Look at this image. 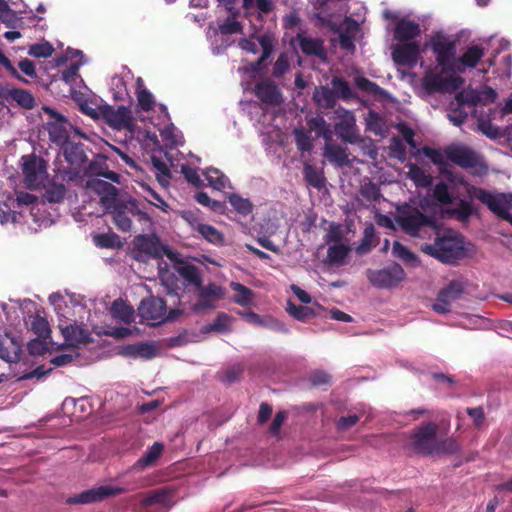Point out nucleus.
I'll use <instances>...</instances> for the list:
<instances>
[{"instance_id": "nucleus-1", "label": "nucleus", "mask_w": 512, "mask_h": 512, "mask_svg": "<svg viewBox=\"0 0 512 512\" xmlns=\"http://www.w3.org/2000/svg\"><path fill=\"white\" fill-rule=\"evenodd\" d=\"M433 62H421L423 76L421 84L428 93H446L459 89L463 84L460 74L476 69L485 55L483 47L472 44L457 56L456 39L442 31L433 32L426 41Z\"/></svg>"}, {"instance_id": "nucleus-2", "label": "nucleus", "mask_w": 512, "mask_h": 512, "mask_svg": "<svg viewBox=\"0 0 512 512\" xmlns=\"http://www.w3.org/2000/svg\"><path fill=\"white\" fill-rule=\"evenodd\" d=\"M49 302L54 307L60 322H69L67 325L59 324L68 345L78 346L89 343L91 341L90 329L96 334H101V330H98L94 324L90 310L80 295L68 293L63 295L56 292L49 296Z\"/></svg>"}, {"instance_id": "nucleus-3", "label": "nucleus", "mask_w": 512, "mask_h": 512, "mask_svg": "<svg viewBox=\"0 0 512 512\" xmlns=\"http://www.w3.org/2000/svg\"><path fill=\"white\" fill-rule=\"evenodd\" d=\"M24 224L32 232L51 225L50 215L45 211V203L33 194L18 192L0 197V224Z\"/></svg>"}, {"instance_id": "nucleus-4", "label": "nucleus", "mask_w": 512, "mask_h": 512, "mask_svg": "<svg viewBox=\"0 0 512 512\" xmlns=\"http://www.w3.org/2000/svg\"><path fill=\"white\" fill-rule=\"evenodd\" d=\"M437 205L429 198L411 199L396 208L394 218L386 215L377 217V224L395 229V224L411 236H420L426 227L436 228Z\"/></svg>"}, {"instance_id": "nucleus-5", "label": "nucleus", "mask_w": 512, "mask_h": 512, "mask_svg": "<svg viewBox=\"0 0 512 512\" xmlns=\"http://www.w3.org/2000/svg\"><path fill=\"white\" fill-rule=\"evenodd\" d=\"M86 191L89 195L95 194L99 197L101 206L112 214L118 229L123 232L131 230L132 222L129 217L131 208L120 204L118 191L114 185L99 178H91L86 183Z\"/></svg>"}, {"instance_id": "nucleus-6", "label": "nucleus", "mask_w": 512, "mask_h": 512, "mask_svg": "<svg viewBox=\"0 0 512 512\" xmlns=\"http://www.w3.org/2000/svg\"><path fill=\"white\" fill-rule=\"evenodd\" d=\"M427 228L435 231L437 237L434 244H423L421 246V250L424 253L444 263H454L465 257L464 241L458 232L448 230L443 235H439L437 222L435 229L431 227H426L425 229Z\"/></svg>"}, {"instance_id": "nucleus-7", "label": "nucleus", "mask_w": 512, "mask_h": 512, "mask_svg": "<svg viewBox=\"0 0 512 512\" xmlns=\"http://www.w3.org/2000/svg\"><path fill=\"white\" fill-rule=\"evenodd\" d=\"M276 39L272 34L264 33L261 35H252L249 38H242L238 42V46L247 53L256 54L261 51V56L257 62L250 65V67L240 68L239 71L242 73V85L245 90H249L250 83L245 82L246 75L257 74L264 61H266L275 45Z\"/></svg>"}, {"instance_id": "nucleus-8", "label": "nucleus", "mask_w": 512, "mask_h": 512, "mask_svg": "<svg viewBox=\"0 0 512 512\" xmlns=\"http://www.w3.org/2000/svg\"><path fill=\"white\" fill-rule=\"evenodd\" d=\"M466 192L470 198L486 205L491 212L512 225V215L509 212L512 208V193H496L475 186H467Z\"/></svg>"}, {"instance_id": "nucleus-9", "label": "nucleus", "mask_w": 512, "mask_h": 512, "mask_svg": "<svg viewBox=\"0 0 512 512\" xmlns=\"http://www.w3.org/2000/svg\"><path fill=\"white\" fill-rule=\"evenodd\" d=\"M384 16L392 20L389 29L393 32V37L397 43L417 41L416 38L421 33L417 21L409 16H400L397 12L386 11Z\"/></svg>"}, {"instance_id": "nucleus-10", "label": "nucleus", "mask_w": 512, "mask_h": 512, "mask_svg": "<svg viewBox=\"0 0 512 512\" xmlns=\"http://www.w3.org/2000/svg\"><path fill=\"white\" fill-rule=\"evenodd\" d=\"M425 45L426 42L424 45H421L419 41L397 43L392 48V58L396 64L410 68L415 67L417 64L421 66L422 61L430 64L433 61L427 62L421 56L422 52L429 50Z\"/></svg>"}, {"instance_id": "nucleus-11", "label": "nucleus", "mask_w": 512, "mask_h": 512, "mask_svg": "<svg viewBox=\"0 0 512 512\" xmlns=\"http://www.w3.org/2000/svg\"><path fill=\"white\" fill-rule=\"evenodd\" d=\"M138 312L141 319L150 325L161 324L176 318V311L172 310L167 313L166 304L158 297L142 300Z\"/></svg>"}, {"instance_id": "nucleus-12", "label": "nucleus", "mask_w": 512, "mask_h": 512, "mask_svg": "<svg viewBox=\"0 0 512 512\" xmlns=\"http://www.w3.org/2000/svg\"><path fill=\"white\" fill-rule=\"evenodd\" d=\"M134 258L144 261L146 258H158L163 254L171 260L175 259L172 251L166 250L155 235H139L133 241Z\"/></svg>"}, {"instance_id": "nucleus-13", "label": "nucleus", "mask_w": 512, "mask_h": 512, "mask_svg": "<svg viewBox=\"0 0 512 512\" xmlns=\"http://www.w3.org/2000/svg\"><path fill=\"white\" fill-rule=\"evenodd\" d=\"M21 160L26 186L31 189H39L41 184H44L49 178L46 162L35 155L23 156Z\"/></svg>"}, {"instance_id": "nucleus-14", "label": "nucleus", "mask_w": 512, "mask_h": 512, "mask_svg": "<svg viewBox=\"0 0 512 512\" xmlns=\"http://www.w3.org/2000/svg\"><path fill=\"white\" fill-rule=\"evenodd\" d=\"M137 84V101L138 106L141 111L147 112V113H159L158 115V121L155 122L152 116L147 117L148 120L154 125V126H160L161 124H166L169 121V114L167 112V108L162 104H157L154 96L152 93H150L145 87L143 80L141 78H137L136 80Z\"/></svg>"}, {"instance_id": "nucleus-15", "label": "nucleus", "mask_w": 512, "mask_h": 512, "mask_svg": "<svg viewBox=\"0 0 512 512\" xmlns=\"http://www.w3.org/2000/svg\"><path fill=\"white\" fill-rule=\"evenodd\" d=\"M437 425L432 422L417 427L411 438L410 445L420 453L434 454L437 450Z\"/></svg>"}, {"instance_id": "nucleus-16", "label": "nucleus", "mask_w": 512, "mask_h": 512, "mask_svg": "<svg viewBox=\"0 0 512 512\" xmlns=\"http://www.w3.org/2000/svg\"><path fill=\"white\" fill-rule=\"evenodd\" d=\"M446 156L450 161L463 168H472L475 169L476 172H481L486 169L482 158L467 146H449L446 149Z\"/></svg>"}, {"instance_id": "nucleus-17", "label": "nucleus", "mask_w": 512, "mask_h": 512, "mask_svg": "<svg viewBox=\"0 0 512 512\" xmlns=\"http://www.w3.org/2000/svg\"><path fill=\"white\" fill-rule=\"evenodd\" d=\"M405 272L399 264H392L380 270H369L367 277L377 288H393L405 279Z\"/></svg>"}, {"instance_id": "nucleus-18", "label": "nucleus", "mask_w": 512, "mask_h": 512, "mask_svg": "<svg viewBox=\"0 0 512 512\" xmlns=\"http://www.w3.org/2000/svg\"><path fill=\"white\" fill-rule=\"evenodd\" d=\"M497 97L494 89L488 86H482L479 89H468L461 91L456 100L463 106H468L470 110H475L477 106H485L493 103Z\"/></svg>"}, {"instance_id": "nucleus-19", "label": "nucleus", "mask_w": 512, "mask_h": 512, "mask_svg": "<svg viewBox=\"0 0 512 512\" xmlns=\"http://www.w3.org/2000/svg\"><path fill=\"white\" fill-rule=\"evenodd\" d=\"M327 25L338 34V42L342 49L349 52L355 50V38L359 33V24L351 17H346L340 25L327 20Z\"/></svg>"}, {"instance_id": "nucleus-20", "label": "nucleus", "mask_w": 512, "mask_h": 512, "mask_svg": "<svg viewBox=\"0 0 512 512\" xmlns=\"http://www.w3.org/2000/svg\"><path fill=\"white\" fill-rule=\"evenodd\" d=\"M43 112L48 117L46 125L50 140L59 146L68 142V122L66 118L50 107H43Z\"/></svg>"}, {"instance_id": "nucleus-21", "label": "nucleus", "mask_w": 512, "mask_h": 512, "mask_svg": "<svg viewBox=\"0 0 512 512\" xmlns=\"http://www.w3.org/2000/svg\"><path fill=\"white\" fill-rule=\"evenodd\" d=\"M335 114L339 122L335 125V133L345 142L356 143L360 140V136L356 129V119L351 111L344 108L335 110Z\"/></svg>"}, {"instance_id": "nucleus-22", "label": "nucleus", "mask_w": 512, "mask_h": 512, "mask_svg": "<svg viewBox=\"0 0 512 512\" xmlns=\"http://www.w3.org/2000/svg\"><path fill=\"white\" fill-rule=\"evenodd\" d=\"M122 491L121 488L112 485H102L86 490L78 495L70 497V504H89L102 501L108 497L115 496Z\"/></svg>"}, {"instance_id": "nucleus-23", "label": "nucleus", "mask_w": 512, "mask_h": 512, "mask_svg": "<svg viewBox=\"0 0 512 512\" xmlns=\"http://www.w3.org/2000/svg\"><path fill=\"white\" fill-rule=\"evenodd\" d=\"M100 112H102V118L114 129L129 128L131 125V111L124 106L115 109L109 105H103Z\"/></svg>"}, {"instance_id": "nucleus-24", "label": "nucleus", "mask_w": 512, "mask_h": 512, "mask_svg": "<svg viewBox=\"0 0 512 512\" xmlns=\"http://www.w3.org/2000/svg\"><path fill=\"white\" fill-rule=\"evenodd\" d=\"M80 58L78 61L71 63L63 72L62 79L69 84L75 82L78 77V70L81 65L84 64L82 61L83 54L80 50L67 49L65 55L57 57L54 59L55 66L59 67L65 64L68 60H73L75 58Z\"/></svg>"}, {"instance_id": "nucleus-25", "label": "nucleus", "mask_w": 512, "mask_h": 512, "mask_svg": "<svg viewBox=\"0 0 512 512\" xmlns=\"http://www.w3.org/2000/svg\"><path fill=\"white\" fill-rule=\"evenodd\" d=\"M253 91L263 104L275 106L282 101L278 87L270 80L260 81L255 85Z\"/></svg>"}, {"instance_id": "nucleus-26", "label": "nucleus", "mask_w": 512, "mask_h": 512, "mask_svg": "<svg viewBox=\"0 0 512 512\" xmlns=\"http://www.w3.org/2000/svg\"><path fill=\"white\" fill-rule=\"evenodd\" d=\"M243 33L242 25L234 18H228L225 22L218 26V29L209 28L207 36L211 39V45L214 54L220 53V49L216 46L218 37H225L231 34Z\"/></svg>"}, {"instance_id": "nucleus-27", "label": "nucleus", "mask_w": 512, "mask_h": 512, "mask_svg": "<svg viewBox=\"0 0 512 512\" xmlns=\"http://www.w3.org/2000/svg\"><path fill=\"white\" fill-rule=\"evenodd\" d=\"M21 344L9 334H0V358L14 362L19 358Z\"/></svg>"}, {"instance_id": "nucleus-28", "label": "nucleus", "mask_w": 512, "mask_h": 512, "mask_svg": "<svg viewBox=\"0 0 512 512\" xmlns=\"http://www.w3.org/2000/svg\"><path fill=\"white\" fill-rule=\"evenodd\" d=\"M144 506H157L160 508H166L174 503L172 491L168 488H161L155 491L149 492L145 495L142 500Z\"/></svg>"}, {"instance_id": "nucleus-29", "label": "nucleus", "mask_w": 512, "mask_h": 512, "mask_svg": "<svg viewBox=\"0 0 512 512\" xmlns=\"http://www.w3.org/2000/svg\"><path fill=\"white\" fill-rule=\"evenodd\" d=\"M13 102L24 109H32L35 105V99L29 91L8 85L7 104Z\"/></svg>"}, {"instance_id": "nucleus-30", "label": "nucleus", "mask_w": 512, "mask_h": 512, "mask_svg": "<svg viewBox=\"0 0 512 512\" xmlns=\"http://www.w3.org/2000/svg\"><path fill=\"white\" fill-rule=\"evenodd\" d=\"M39 189L44 190L43 198L49 203H59L64 199L66 188L62 183L48 178Z\"/></svg>"}, {"instance_id": "nucleus-31", "label": "nucleus", "mask_w": 512, "mask_h": 512, "mask_svg": "<svg viewBox=\"0 0 512 512\" xmlns=\"http://www.w3.org/2000/svg\"><path fill=\"white\" fill-rule=\"evenodd\" d=\"M295 42L305 54L315 55L320 58L324 57V49L320 40L308 37L304 34H299L296 37Z\"/></svg>"}, {"instance_id": "nucleus-32", "label": "nucleus", "mask_w": 512, "mask_h": 512, "mask_svg": "<svg viewBox=\"0 0 512 512\" xmlns=\"http://www.w3.org/2000/svg\"><path fill=\"white\" fill-rule=\"evenodd\" d=\"M202 176L207 181L208 186L215 190L223 191L230 187L229 179L216 168H208L201 172Z\"/></svg>"}, {"instance_id": "nucleus-33", "label": "nucleus", "mask_w": 512, "mask_h": 512, "mask_svg": "<svg viewBox=\"0 0 512 512\" xmlns=\"http://www.w3.org/2000/svg\"><path fill=\"white\" fill-rule=\"evenodd\" d=\"M159 278L167 293L178 295V291L181 290V280L176 270L159 267Z\"/></svg>"}, {"instance_id": "nucleus-34", "label": "nucleus", "mask_w": 512, "mask_h": 512, "mask_svg": "<svg viewBox=\"0 0 512 512\" xmlns=\"http://www.w3.org/2000/svg\"><path fill=\"white\" fill-rule=\"evenodd\" d=\"M324 156L337 166H345L349 163L348 154L345 148L326 141Z\"/></svg>"}, {"instance_id": "nucleus-35", "label": "nucleus", "mask_w": 512, "mask_h": 512, "mask_svg": "<svg viewBox=\"0 0 512 512\" xmlns=\"http://www.w3.org/2000/svg\"><path fill=\"white\" fill-rule=\"evenodd\" d=\"M350 252V247L347 243H336L329 245L327 250V259L329 263L334 265H343L345 259Z\"/></svg>"}, {"instance_id": "nucleus-36", "label": "nucleus", "mask_w": 512, "mask_h": 512, "mask_svg": "<svg viewBox=\"0 0 512 512\" xmlns=\"http://www.w3.org/2000/svg\"><path fill=\"white\" fill-rule=\"evenodd\" d=\"M63 150L65 159L72 165L80 164L85 159V153L82 145L70 141L60 146Z\"/></svg>"}, {"instance_id": "nucleus-37", "label": "nucleus", "mask_w": 512, "mask_h": 512, "mask_svg": "<svg viewBox=\"0 0 512 512\" xmlns=\"http://www.w3.org/2000/svg\"><path fill=\"white\" fill-rule=\"evenodd\" d=\"M110 313L113 318L124 323H130L134 319V310L122 300L113 302Z\"/></svg>"}, {"instance_id": "nucleus-38", "label": "nucleus", "mask_w": 512, "mask_h": 512, "mask_svg": "<svg viewBox=\"0 0 512 512\" xmlns=\"http://www.w3.org/2000/svg\"><path fill=\"white\" fill-rule=\"evenodd\" d=\"M407 177L413 181L417 187H429L432 184V177L427 174L422 168L415 164H409Z\"/></svg>"}, {"instance_id": "nucleus-39", "label": "nucleus", "mask_w": 512, "mask_h": 512, "mask_svg": "<svg viewBox=\"0 0 512 512\" xmlns=\"http://www.w3.org/2000/svg\"><path fill=\"white\" fill-rule=\"evenodd\" d=\"M230 287L236 292L233 301L240 306H248L252 303L254 293L251 289L238 282H231Z\"/></svg>"}, {"instance_id": "nucleus-40", "label": "nucleus", "mask_w": 512, "mask_h": 512, "mask_svg": "<svg viewBox=\"0 0 512 512\" xmlns=\"http://www.w3.org/2000/svg\"><path fill=\"white\" fill-rule=\"evenodd\" d=\"M313 98L315 102L323 108H332L336 102V96L333 89L320 86L315 89Z\"/></svg>"}, {"instance_id": "nucleus-41", "label": "nucleus", "mask_w": 512, "mask_h": 512, "mask_svg": "<svg viewBox=\"0 0 512 512\" xmlns=\"http://www.w3.org/2000/svg\"><path fill=\"white\" fill-rule=\"evenodd\" d=\"M151 164L155 172L157 181L163 187H167L169 185L171 178L170 170L167 164L155 155L151 156Z\"/></svg>"}, {"instance_id": "nucleus-42", "label": "nucleus", "mask_w": 512, "mask_h": 512, "mask_svg": "<svg viewBox=\"0 0 512 512\" xmlns=\"http://www.w3.org/2000/svg\"><path fill=\"white\" fill-rule=\"evenodd\" d=\"M175 270L179 277L183 278L188 284L200 285L201 279L198 269L190 264L179 263Z\"/></svg>"}, {"instance_id": "nucleus-43", "label": "nucleus", "mask_w": 512, "mask_h": 512, "mask_svg": "<svg viewBox=\"0 0 512 512\" xmlns=\"http://www.w3.org/2000/svg\"><path fill=\"white\" fill-rule=\"evenodd\" d=\"M228 201L233 209L241 214L242 216H247L253 211V204L248 198H244L239 194L232 193L228 196Z\"/></svg>"}, {"instance_id": "nucleus-44", "label": "nucleus", "mask_w": 512, "mask_h": 512, "mask_svg": "<svg viewBox=\"0 0 512 512\" xmlns=\"http://www.w3.org/2000/svg\"><path fill=\"white\" fill-rule=\"evenodd\" d=\"M308 126L317 136L323 137L326 141H331L332 131L330 125L323 117H314L308 121Z\"/></svg>"}, {"instance_id": "nucleus-45", "label": "nucleus", "mask_w": 512, "mask_h": 512, "mask_svg": "<svg viewBox=\"0 0 512 512\" xmlns=\"http://www.w3.org/2000/svg\"><path fill=\"white\" fill-rule=\"evenodd\" d=\"M197 233L213 245L219 246L224 243L223 234L211 225L203 223V225L199 227Z\"/></svg>"}, {"instance_id": "nucleus-46", "label": "nucleus", "mask_w": 512, "mask_h": 512, "mask_svg": "<svg viewBox=\"0 0 512 512\" xmlns=\"http://www.w3.org/2000/svg\"><path fill=\"white\" fill-rule=\"evenodd\" d=\"M163 450V445L156 442L154 443L146 453L135 463V467L138 469H143L147 466H150L154 463V461L160 456Z\"/></svg>"}, {"instance_id": "nucleus-47", "label": "nucleus", "mask_w": 512, "mask_h": 512, "mask_svg": "<svg viewBox=\"0 0 512 512\" xmlns=\"http://www.w3.org/2000/svg\"><path fill=\"white\" fill-rule=\"evenodd\" d=\"M367 129L375 135L384 137L387 133V127L382 118L375 112L370 111L366 118Z\"/></svg>"}, {"instance_id": "nucleus-48", "label": "nucleus", "mask_w": 512, "mask_h": 512, "mask_svg": "<svg viewBox=\"0 0 512 512\" xmlns=\"http://www.w3.org/2000/svg\"><path fill=\"white\" fill-rule=\"evenodd\" d=\"M304 177L306 181L315 188L324 186V177L320 170L309 163L304 164Z\"/></svg>"}, {"instance_id": "nucleus-49", "label": "nucleus", "mask_w": 512, "mask_h": 512, "mask_svg": "<svg viewBox=\"0 0 512 512\" xmlns=\"http://www.w3.org/2000/svg\"><path fill=\"white\" fill-rule=\"evenodd\" d=\"M245 109L248 111L251 119L255 125L265 124L266 119H271V115L257 102H252L246 105Z\"/></svg>"}, {"instance_id": "nucleus-50", "label": "nucleus", "mask_w": 512, "mask_h": 512, "mask_svg": "<svg viewBox=\"0 0 512 512\" xmlns=\"http://www.w3.org/2000/svg\"><path fill=\"white\" fill-rule=\"evenodd\" d=\"M163 140L170 146L182 144V134L173 124H168L164 128H159Z\"/></svg>"}, {"instance_id": "nucleus-51", "label": "nucleus", "mask_w": 512, "mask_h": 512, "mask_svg": "<svg viewBox=\"0 0 512 512\" xmlns=\"http://www.w3.org/2000/svg\"><path fill=\"white\" fill-rule=\"evenodd\" d=\"M331 86L334 91L336 98H341L344 100H349L353 98V92L350 85L343 79L339 77H334L331 80Z\"/></svg>"}, {"instance_id": "nucleus-52", "label": "nucleus", "mask_w": 512, "mask_h": 512, "mask_svg": "<svg viewBox=\"0 0 512 512\" xmlns=\"http://www.w3.org/2000/svg\"><path fill=\"white\" fill-rule=\"evenodd\" d=\"M463 290V283L459 280H453L439 294L442 295V298H446L449 302L453 303L459 299Z\"/></svg>"}, {"instance_id": "nucleus-53", "label": "nucleus", "mask_w": 512, "mask_h": 512, "mask_svg": "<svg viewBox=\"0 0 512 512\" xmlns=\"http://www.w3.org/2000/svg\"><path fill=\"white\" fill-rule=\"evenodd\" d=\"M54 52L52 44L48 41H41L39 43L32 44L28 48V54L36 58H48Z\"/></svg>"}, {"instance_id": "nucleus-54", "label": "nucleus", "mask_w": 512, "mask_h": 512, "mask_svg": "<svg viewBox=\"0 0 512 512\" xmlns=\"http://www.w3.org/2000/svg\"><path fill=\"white\" fill-rule=\"evenodd\" d=\"M29 325H30V329L38 337L46 338L49 336L50 327H49L48 321L45 318H43L39 315L33 316Z\"/></svg>"}, {"instance_id": "nucleus-55", "label": "nucleus", "mask_w": 512, "mask_h": 512, "mask_svg": "<svg viewBox=\"0 0 512 512\" xmlns=\"http://www.w3.org/2000/svg\"><path fill=\"white\" fill-rule=\"evenodd\" d=\"M0 22L12 29L20 28L23 24L22 18L10 7L2 11L0 14Z\"/></svg>"}, {"instance_id": "nucleus-56", "label": "nucleus", "mask_w": 512, "mask_h": 512, "mask_svg": "<svg viewBox=\"0 0 512 512\" xmlns=\"http://www.w3.org/2000/svg\"><path fill=\"white\" fill-rule=\"evenodd\" d=\"M360 195L369 203L378 202L381 198L379 187L371 182L361 186Z\"/></svg>"}, {"instance_id": "nucleus-57", "label": "nucleus", "mask_w": 512, "mask_h": 512, "mask_svg": "<svg viewBox=\"0 0 512 512\" xmlns=\"http://www.w3.org/2000/svg\"><path fill=\"white\" fill-rule=\"evenodd\" d=\"M392 253L395 257L412 265L417 263V257L399 242H394Z\"/></svg>"}, {"instance_id": "nucleus-58", "label": "nucleus", "mask_w": 512, "mask_h": 512, "mask_svg": "<svg viewBox=\"0 0 512 512\" xmlns=\"http://www.w3.org/2000/svg\"><path fill=\"white\" fill-rule=\"evenodd\" d=\"M433 196L442 205L452 203V196L449 192L448 186L443 182L436 184L433 190Z\"/></svg>"}, {"instance_id": "nucleus-59", "label": "nucleus", "mask_w": 512, "mask_h": 512, "mask_svg": "<svg viewBox=\"0 0 512 512\" xmlns=\"http://www.w3.org/2000/svg\"><path fill=\"white\" fill-rule=\"evenodd\" d=\"M295 141L298 149L302 152L310 151L312 148L310 135L302 128L294 130Z\"/></svg>"}, {"instance_id": "nucleus-60", "label": "nucleus", "mask_w": 512, "mask_h": 512, "mask_svg": "<svg viewBox=\"0 0 512 512\" xmlns=\"http://www.w3.org/2000/svg\"><path fill=\"white\" fill-rule=\"evenodd\" d=\"M229 321L230 318L228 315L221 313L219 314L215 321L211 323L210 325L204 327V332H210V331H216V332H223L226 331L229 327Z\"/></svg>"}, {"instance_id": "nucleus-61", "label": "nucleus", "mask_w": 512, "mask_h": 512, "mask_svg": "<svg viewBox=\"0 0 512 512\" xmlns=\"http://www.w3.org/2000/svg\"><path fill=\"white\" fill-rule=\"evenodd\" d=\"M199 294L203 295L204 297L219 300L225 296V290L219 285L208 284L199 288Z\"/></svg>"}, {"instance_id": "nucleus-62", "label": "nucleus", "mask_w": 512, "mask_h": 512, "mask_svg": "<svg viewBox=\"0 0 512 512\" xmlns=\"http://www.w3.org/2000/svg\"><path fill=\"white\" fill-rule=\"evenodd\" d=\"M181 172L191 184L197 187L205 185L203 179L195 168H192L189 165H181Z\"/></svg>"}, {"instance_id": "nucleus-63", "label": "nucleus", "mask_w": 512, "mask_h": 512, "mask_svg": "<svg viewBox=\"0 0 512 512\" xmlns=\"http://www.w3.org/2000/svg\"><path fill=\"white\" fill-rule=\"evenodd\" d=\"M93 241L98 247L110 248L116 246L119 240L115 234H97Z\"/></svg>"}, {"instance_id": "nucleus-64", "label": "nucleus", "mask_w": 512, "mask_h": 512, "mask_svg": "<svg viewBox=\"0 0 512 512\" xmlns=\"http://www.w3.org/2000/svg\"><path fill=\"white\" fill-rule=\"evenodd\" d=\"M459 450L458 443L451 438L444 439L442 441L437 442V450H435L436 454L444 453V454H453Z\"/></svg>"}]
</instances>
